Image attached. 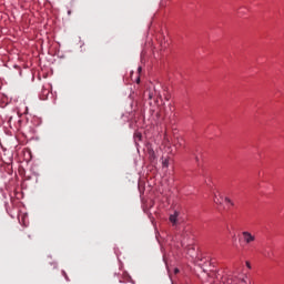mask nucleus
<instances>
[{
	"label": "nucleus",
	"mask_w": 284,
	"mask_h": 284,
	"mask_svg": "<svg viewBox=\"0 0 284 284\" xmlns=\"http://www.w3.org/2000/svg\"><path fill=\"white\" fill-rule=\"evenodd\" d=\"M221 278L224 280L225 284H247L244 278L240 280L239 277L232 275Z\"/></svg>",
	"instance_id": "1"
},
{
	"label": "nucleus",
	"mask_w": 284,
	"mask_h": 284,
	"mask_svg": "<svg viewBox=\"0 0 284 284\" xmlns=\"http://www.w3.org/2000/svg\"><path fill=\"white\" fill-rule=\"evenodd\" d=\"M242 236H243L246 245H251V243H254V241H256V236L252 235V233H250L247 231L242 232Z\"/></svg>",
	"instance_id": "2"
},
{
	"label": "nucleus",
	"mask_w": 284,
	"mask_h": 284,
	"mask_svg": "<svg viewBox=\"0 0 284 284\" xmlns=\"http://www.w3.org/2000/svg\"><path fill=\"white\" fill-rule=\"evenodd\" d=\"M179 216H180L179 211H174V213L170 215L169 220H170V223H172L173 226L179 225Z\"/></svg>",
	"instance_id": "3"
},
{
	"label": "nucleus",
	"mask_w": 284,
	"mask_h": 284,
	"mask_svg": "<svg viewBox=\"0 0 284 284\" xmlns=\"http://www.w3.org/2000/svg\"><path fill=\"white\" fill-rule=\"evenodd\" d=\"M262 255L264 256V258H272L273 253L270 252V251H267V250H264V251L262 252Z\"/></svg>",
	"instance_id": "4"
},
{
	"label": "nucleus",
	"mask_w": 284,
	"mask_h": 284,
	"mask_svg": "<svg viewBox=\"0 0 284 284\" xmlns=\"http://www.w3.org/2000/svg\"><path fill=\"white\" fill-rule=\"evenodd\" d=\"M224 201H225V203H229L230 205H234V202H232V200H230V197H225Z\"/></svg>",
	"instance_id": "5"
},
{
	"label": "nucleus",
	"mask_w": 284,
	"mask_h": 284,
	"mask_svg": "<svg viewBox=\"0 0 284 284\" xmlns=\"http://www.w3.org/2000/svg\"><path fill=\"white\" fill-rule=\"evenodd\" d=\"M214 203H216V205H221V200L219 197H214Z\"/></svg>",
	"instance_id": "6"
},
{
	"label": "nucleus",
	"mask_w": 284,
	"mask_h": 284,
	"mask_svg": "<svg viewBox=\"0 0 284 284\" xmlns=\"http://www.w3.org/2000/svg\"><path fill=\"white\" fill-rule=\"evenodd\" d=\"M62 274H63V276H64V278L67 280V281H70V278L68 277V274L63 271L62 272Z\"/></svg>",
	"instance_id": "7"
},
{
	"label": "nucleus",
	"mask_w": 284,
	"mask_h": 284,
	"mask_svg": "<svg viewBox=\"0 0 284 284\" xmlns=\"http://www.w3.org/2000/svg\"><path fill=\"white\" fill-rule=\"evenodd\" d=\"M163 165H164V168H168V165H169L168 160L163 161Z\"/></svg>",
	"instance_id": "8"
},
{
	"label": "nucleus",
	"mask_w": 284,
	"mask_h": 284,
	"mask_svg": "<svg viewBox=\"0 0 284 284\" xmlns=\"http://www.w3.org/2000/svg\"><path fill=\"white\" fill-rule=\"evenodd\" d=\"M246 267H248V270H252V265L250 264V262H246Z\"/></svg>",
	"instance_id": "9"
},
{
	"label": "nucleus",
	"mask_w": 284,
	"mask_h": 284,
	"mask_svg": "<svg viewBox=\"0 0 284 284\" xmlns=\"http://www.w3.org/2000/svg\"><path fill=\"white\" fill-rule=\"evenodd\" d=\"M174 274H179V268H174Z\"/></svg>",
	"instance_id": "10"
},
{
	"label": "nucleus",
	"mask_w": 284,
	"mask_h": 284,
	"mask_svg": "<svg viewBox=\"0 0 284 284\" xmlns=\"http://www.w3.org/2000/svg\"><path fill=\"white\" fill-rule=\"evenodd\" d=\"M149 99H153V94L152 93H149Z\"/></svg>",
	"instance_id": "11"
},
{
	"label": "nucleus",
	"mask_w": 284,
	"mask_h": 284,
	"mask_svg": "<svg viewBox=\"0 0 284 284\" xmlns=\"http://www.w3.org/2000/svg\"><path fill=\"white\" fill-rule=\"evenodd\" d=\"M195 161L199 162V156H195Z\"/></svg>",
	"instance_id": "12"
},
{
	"label": "nucleus",
	"mask_w": 284,
	"mask_h": 284,
	"mask_svg": "<svg viewBox=\"0 0 284 284\" xmlns=\"http://www.w3.org/2000/svg\"><path fill=\"white\" fill-rule=\"evenodd\" d=\"M139 72H141V67L139 68Z\"/></svg>",
	"instance_id": "13"
},
{
	"label": "nucleus",
	"mask_w": 284,
	"mask_h": 284,
	"mask_svg": "<svg viewBox=\"0 0 284 284\" xmlns=\"http://www.w3.org/2000/svg\"><path fill=\"white\" fill-rule=\"evenodd\" d=\"M215 278H219V275H215Z\"/></svg>",
	"instance_id": "14"
},
{
	"label": "nucleus",
	"mask_w": 284,
	"mask_h": 284,
	"mask_svg": "<svg viewBox=\"0 0 284 284\" xmlns=\"http://www.w3.org/2000/svg\"><path fill=\"white\" fill-rule=\"evenodd\" d=\"M141 80L140 79H138V83L140 82Z\"/></svg>",
	"instance_id": "15"
}]
</instances>
